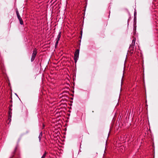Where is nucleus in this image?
Here are the masks:
<instances>
[{"mask_svg":"<svg viewBox=\"0 0 158 158\" xmlns=\"http://www.w3.org/2000/svg\"><path fill=\"white\" fill-rule=\"evenodd\" d=\"M46 153H45L42 156L41 158H44L46 156Z\"/></svg>","mask_w":158,"mask_h":158,"instance_id":"obj_5","label":"nucleus"},{"mask_svg":"<svg viewBox=\"0 0 158 158\" xmlns=\"http://www.w3.org/2000/svg\"><path fill=\"white\" fill-rule=\"evenodd\" d=\"M60 34L61 32H60L59 33L58 35H57V37L56 38V46L58 43V41L60 40Z\"/></svg>","mask_w":158,"mask_h":158,"instance_id":"obj_3","label":"nucleus"},{"mask_svg":"<svg viewBox=\"0 0 158 158\" xmlns=\"http://www.w3.org/2000/svg\"><path fill=\"white\" fill-rule=\"evenodd\" d=\"M17 17H18V19H19V21L20 24L21 25L23 24V22L22 19L21 18V17L20 16H18Z\"/></svg>","mask_w":158,"mask_h":158,"instance_id":"obj_4","label":"nucleus"},{"mask_svg":"<svg viewBox=\"0 0 158 158\" xmlns=\"http://www.w3.org/2000/svg\"><path fill=\"white\" fill-rule=\"evenodd\" d=\"M17 16L18 17L19 16H20L19 15V14H17Z\"/></svg>","mask_w":158,"mask_h":158,"instance_id":"obj_8","label":"nucleus"},{"mask_svg":"<svg viewBox=\"0 0 158 158\" xmlns=\"http://www.w3.org/2000/svg\"><path fill=\"white\" fill-rule=\"evenodd\" d=\"M81 35H82V31H81Z\"/></svg>","mask_w":158,"mask_h":158,"instance_id":"obj_9","label":"nucleus"},{"mask_svg":"<svg viewBox=\"0 0 158 158\" xmlns=\"http://www.w3.org/2000/svg\"><path fill=\"white\" fill-rule=\"evenodd\" d=\"M135 43V41L134 40H132V44H134Z\"/></svg>","mask_w":158,"mask_h":158,"instance_id":"obj_6","label":"nucleus"},{"mask_svg":"<svg viewBox=\"0 0 158 158\" xmlns=\"http://www.w3.org/2000/svg\"><path fill=\"white\" fill-rule=\"evenodd\" d=\"M16 14H19V11L18 10H16Z\"/></svg>","mask_w":158,"mask_h":158,"instance_id":"obj_7","label":"nucleus"},{"mask_svg":"<svg viewBox=\"0 0 158 158\" xmlns=\"http://www.w3.org/2000/svg\"><path fill=\"white\" fill-rule=\"evenodd\" d=\"M79 50L78 49H77L75 52L74 54V60L75 62L76 63L79 57Z\"/></svg>","mask_w":158,"mask_h":158,"instance_id":"obj_1","label":"nucleus"},{"mask_svg":"<svg viewBox=\"0 0 158 158\" xmlns=\"http://www.w3.org/2000/svg\"><path fill=\"white\" fill-rule=\"evenodd\" d=\"M37 54L36 50L35 49L34 50L32 54L31 60L32 62L34 60Z\"/></svg>","mask_w":158,"mask_h":158,"instance_id":"obj_2","label":"nucleus"}]
</instances>
